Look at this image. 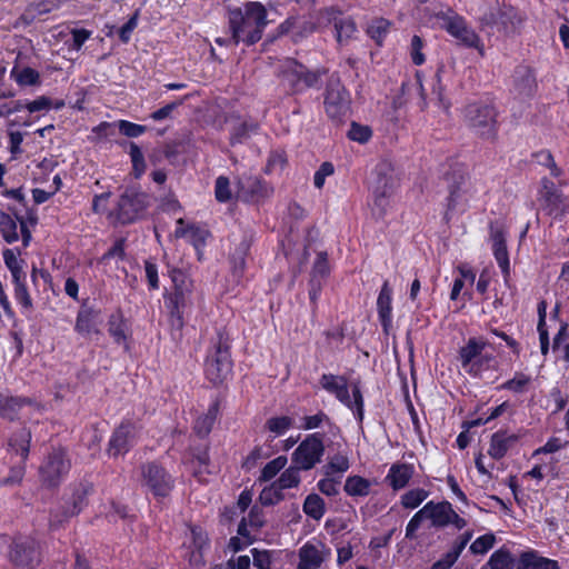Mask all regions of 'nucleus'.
<instances>
[{"label":"nucleus","mask_w":569,"mask_h":569,"mask_svg":"<svg viewBox=\"0 0 569 569\" xmlns=\"http://www.w3.org/2000/svg\"><path fill=\"white\" fill-rule=\"evenodd\" d=\"M483 21L488 24L499 26L506 33H510L521 26L523 18L513 7L502 6L496 12L485 14Z\"/></svg>","instance_id":"19"},{"label":"nucleus","mask_w":569,"mask_h":569,"mask_svg":"<svg viewBox=\"0 0 569 569\" xmlns=\"http://www.w3.org/2000/svg\"><path fill=\"white\" fill-rule=\"evenodd\" d=\"M273 189L259 177L243 174L238 180L237 197L248 202H260L269 198Z\"/></svg>","instance_id":"13"},{"label":"nucleus","mask_w":569,"mask_h":569,"mask_svg":"<svg viewBox=\"0 0 569 569\" xmlns=\"http://www.w3.org/2000/svg\"><path fill=\"white\" fill-rule=\"evenodd\" d=\"M216 198L220 202H226L231 199V190L229 179L226 177H218L216 180Z\"/></svg>","instance_id":"59"},{"label":"nucleus","mask_w":569,"mask_h":569,"mask_svg":"<svg viewBox=\"0 0 569 569\" xmlns=\"http://www.w3.org/2000/svg\"><path fill=\"white\" fill-rule=\"evenodd\" d=\"M130 158L132 162V169L136 178L142 176L146 170L144 157L140 148L134 143H130Z\"/></svg>","instance_id":"51"},{"label":"nucleus","mask_w":569,"mask_h":569,"mask_svg":"<svg viewBox=\"0 0 569 569\" xmlns=\"http://www.w3.org/2000/svg\"><path fill=\"white\" fill-rule=\"evenodd\" d=\"M390 27V22L386 19H375L368 27V34L378 44L381 43L382 39L386 37Z\"/></svg>","instance_id":"50"},{"label":"nucleus","mask_w":569,"mask_h":569,"mask_svg":"<svg viewBox=\"0 0 569 569\" xmlns=\"http://www.w3.org/2000/svg\"><path fill=\"white\" fill-rule=\"evenodd\" d=\"M138 427L131 421H122L113 431L108 446V453L117 457L123 455L134 445Z\"/></svg>","instance_id":"14"},{"label":"nucleus","mask_w":569,"mask_h":569,"mask_svg":"<svg viewBox=\"0 0 569 569\" xmlns=\"http://www.w3.org/2000/svg\"><path fill=\"white\" fill-rule=\"evenodd\" d=\"M335 168L331 162H323L320 168L316 171L313 177L315 187L321 189L325 184L326 178L333 174Z\"/></svg>","instance_id":"63"},{"label":"nucleus","mask_w":569,"mask_h":569,"mask_svg":"<svg viewBox=\"0 0 569 569\" xmlns=\"http://www.w3.org/2000/svg\"><path fill=\"white\" fill-rule=\"evenodd\" d=\"M264 525V516L261 509L258 507H253L248 518H243L241 522L238 526V535L243 538H248L250 535V531L248 530V527H251L254 530H259Z\"/></svg>","instance_id":"31"},{"label":"nucleus","mask_w":569,"mask_h":569,"mask_svg":"<svg viewBox=\"0 0 569 569\" xmlns=\"http://www.w3.org/2000/svg\"><path fill=\"white\" fill-rule=\"evenodd\" d=\"M71 461L64 449H53L47 455L39 468L41 482L50 488L58 487L67 477Z\"/></svg>","instance_id":"6"},{"label":"nucleus","mask_w":569,"mask_h":569,"mask_svg":"<svg viewBox=\"0 0 569 569\" xmlns=\"http://www.w3.org/2000/svg\"><path fill=\"white\" fill-rule=\"evenodd\" d=\"M341 483L340 477L326 476L318 482V489L321 493L332 497L339 493V485Z\"/></svg>","instance_id":"52"},{"label":"nucleus","mask_w":569,"mask_h":569,"mask_svg":"<svg viewBox=\"0 0 569 569\" xmlns=\"http://www.w3.org/2000/svg\"><path fill=\"white\" fill-rule=\"evenodd\" d=\"M169 274L174 286V292L171 298L173 303L172 312H179L180 307L187 305L188 297L192 292V281L186 272L178 268L170 269Z\"/></svg>","instance_id":"20"},{"label":"nucleus","mask_w":569,"mask_h":569,"mask_svg":"<svg viewBox=\"0 0 569 569\" xmlns=\"http://www.w3.org/2000/svg\"><path fill=\"white\" fill-rule=\"evenodd\" d=\"M149 204L148 196L127 190L118 200L117 208L110 213L121 224L132 223L142 217Z\"/></svg>","instance_id":"9"},{"label":"nucleus","mask_w":569,"mask_h":569,"mask_svg":"<svg viewBox=\"0 0 569 569\" xmlns=\"http://www.w3.org/2000/svg\"><path fill=\"white\" fill-rule=\"evenodd\" d=\"M541 197L550 210H557L563 204L562 194L556 189L555 183L548 179H542Z\"/></svg>","instance_id":"36"},{"label":"nucleus","mask_w":569,"mask_h":569,"mask_svg":"<svg viewBox=\"0 0 569 569\" xmlns=\"http://www.w3.org/2000/svg\"><path fill=\"white\" fill-rule=\"evenodd\" d=\"M300 470L302 469L298 468L297 465L290 466L280 475V477L274 481V483L281 490L298 487L300 483Z\"/></svg>","instance_id":"40"},{"label":"nucleus","mask_w":569,"mask_h":569,"mask_svg":"<svg viewBox=\"0 0 569 569\" xmlns=\"http://www.w3.org/2000/svg\"><path fill=\"white\" fill-rule=\"evenodd\" d=\"M371 134L372 132L369 127L361 126L356 122L351 123V127L348 131L349 139L360 143H366L371 138Z\"/></svg>","instance_id":"56"},{"label":"nucleus","mask_w":569,"mask_h":569,"mask_svg":"<svg viewBox=\"0 0 569 569\" xmlns=\"http://www.w3.org/2000/svg\"><path fill=\"white\" fill-rule=\"evenodd\" d=\"M3 260L8 269L11 271L13 280H19V278H22V268L13 250L6 249L3 251Z\"/></svg>","instance_id":"54"},{"label":"nucleus","mask_w":569,"mask_h":569,"mask_svg":"<svg viewBox=\"0 0 569 569\" xmlns=\"http://www.w3.org/2000/svg\"><path fill=\"white\" fill-rule=\"evenodd\" d=\"M413 476V467L407 463H393L386 477V482L393 489H403Z\"/></svg>","instance_id":"26"},{"label":"nucleus","mask_w":569,"mask_h":569,"mask_svg":"<svg viewBox=\"0 0 569 569\" xmlns=\"http://www.w3.org/2000/svg\"><path fill=\"white\" fill-rule=\"evenodd\" d=\"M282 491L283 490H281L273 481L270 486L262 489L259 495V500L263 506L276 505L283 500L284 496Z\"/></svg>","instance_id":"48"},{"label":"nucleus","mask_w":569,"mask_h":569,"mask_svg":"<svg viewBox=\"0 0 569 569\" xmlns=\"http://www.w3.org/2000/svg\"><path fill=\"white\" fill-rule=\"evenodd\" d=\"M23 402L21 399L0 395V417L13 420Z\"/></svg>","instance_id":"41"},{"label":"nucleus","mask_w":569,"mask_h":569,"mask_svg":"<svg viewBox=\"0 0 569 569\" xmlns=\"http://www.w3.org/2000/svg\"><path fill=\"white\" fill-rule=\"evenodd\" d=\"M350 467L347 453L338 452L328 458V462L322 467L325 476H335L342 478L343 473Z\"/></svg>","instance_id":"29"},{"label":"nucleus","mask_w":569,"mask_h":569,"mask_svg":"<svg viewBox=\"0 0 569 569\" xmlns=\"http://www.w3.org/2000/svg\"><path fill=\"white\" fill-rule=\"evenodd\" d=\"M385 166L377 167V184L373 188V213L383 217L390 204L389 197L393 190V180L385 172Z\"/></svg>","instance_id":"18"},{"label":"nucleus","mask_w":569,"mask_h":569,"mask_svg":"<svg viewBox=\"0 0 569 569\" xmlns=\"http://www.w3.org/2000/svg\"><path fill=\"white\" fill-rule=\"evenodd\" d=\"M452 506L448 501L427 502L413 517L409 520L406 528V538L413 539L416 531L419 529L423 520H430L435 528H445L450 525V515Z\"/></svg>","instance_id":"3"},{"label":"nucleus","mask_w":569,"mask_h":569,"mask_svg":"<svg viewBox=\"0 0 569 569\" xmlns=\"http://www.w3.org/2000/svg\"><path fill=\"white\" fill-rule=\"evenodd\" d=\"M257 124L248 122H239L232 128L230 142L231 144L242 143L250 138L251 133L257 130Z\"/></svg>","instance_id":"44"},{"label":"nucleus","mask_w":569,"mask_h":569,"mask_svg":"<svg viewBox=\"0 0 569 569\" xmlns=\"http://www.w3.org/2000/svg\"><path fill=\"white\" fill-rule=\"evenodd\" d=\"M317 26H320L319 20L313 22L297 17H291L279 26V30L282 34L297 30L300 36H306L313 32L317 29Z\"/></svg>","instance_id":"30"},{"label":"nucleus","mask_w":569,"mask_h":569,"mask_svg":"<svg viewBox=\"0 0 569 569\" xmlns=\"http://www.w3.org/2000/svg\"><path fill=\"white\" fill-rule=\"evenodd\" d=\"M422 48H423L422 39L419 36L415 34L412 37L411 43H410V56H411L412 62L416 66H421L426 60L425 56L421 51Z\"/></svg>","instance_id":"60"},{"label":"nucleus","mask_w":569,"mask_h":569,"mask_svg":"<svg viewBox=\"0 0 569 569\" xmlns=\"http://www.w3.org/2000/svg\"><path fill=\"white\" fill-rule=\"evenodd\" d=\"M458 558L457 552L449 550L431 566V569H450Z\"/></svg>","instance_id":"64"},{"label":"nucleus","mask_w":569,"mask_h":569,"mask_svg":"<svg viewBox=\"0 0 569 569\" xmlns=\"http://www.w3.org/2000/svg\"><path fill=\"white\" fill-rule=\"evenodd\" d=\"M371 483L360 476L348 477L345 482V491L350 497H365L370 492Z\"/></svg>","instance_id":"34"},{"label":"nucleus","mask_w":569,"mask_h":569,"mask_svg":"<svg viewBox=\"0 0 569 569\" xmlns=\"http://www.w3.org/2000/svg\"><path fill=\"white\" fill-rule=\"evenodd\" d=\"M116 126L123 136L129 138H137L143 134L147 130L144 126L137 124L127 120H119Z\"/></svg>","instance_id":"55"},{"label":"nucleus","mask_w":569,"mask_h":569,"mask_svg":"<svg viewBox=\"0 0 569 569\" xmlns=\"http://www.w3.org/2000/svg\"><path fill=\"white\" fill-rule=\"evenodd\" d=\"M31 432L26 428H21L9 440V447L20 455L24 461L28 458L30 449Z\"/></svg>","instance_id":"32"},{"label":"nucleus","mask_w":569,"mask_h":569,"mask_svg":"<svg viewBox=\"0 0 569 569\" xmlns=\"http://www.w3.org/2000/svg\"><path fill=\"white\" fill-rule=\"evenodd\" d=\"M210 236V232L197 224H189V234L187 237L188 241L191 242V244L196 248L198 253L200 254V250L204 247L206 241L208 237Z\"/></svg>","instance_id":"47"},{"label":"nucleus","mask_w":569,"mask_h":569,"mask_svg":"<svg viewBox=\"0 0 569 569\" xmlns=\"http://www.w3.org/2000/svg\"><path fill=\"white\" fill-rule=\"evenodd\" d=\"M204 372L213 385H221L231 372L229 346L222 335L218 336L213 351L207 358Z\"/></svg>","instance_id":"8"},{"label":"nucleus","mask_w":569,"mask_h":569,"mask_svg":"<svg viewBox=\"0 0 569 569\" xmlns=\"http://www.w3.org/2000/svg\"><path fill=\"white\" fill-rule=\"evenodd\" d=\"M100 322V311L92 308H81L77 316L74 329L80 335H90L98 332Z\"/></svg>","instance_id":"25"},{"label":"nucleus","mask_w":569,"mask_h":569,"mask_svg":"<svg viewBox=\"0 0 569 569\" xmlns=\"http://www.w3.org/2000/svg\"><path fill=\"white\" fill-rule=\"evenodd\" d=\"M321 387L329 393L333 395L340 402L350 408L358 421L363 419V397L357 383L352 385V397L349 395L347 381L341 376L322 375L320 378Z\"/></svg>","instance_id":"2"},{"label":"nucleus","mask_w":569,"mask_h":569,"mask_svg":"<svg viewBox=\"0 0 569 569\" xmlns=\"http://www.w3.org/2000/svg\"><path fill=\"white\" fill-rule=\"evenodd\" d=\"M328 273H329V264H328L327 253L320 252L317 256V259L315 261L311 279L317 280L318 277L323 278V277L328 276Z\"/></svg>","instance_id":"61"},{"label":"nucleus","mask_w":569,"mask_h":569,"mask_svg":"<svg viewBox=\"0 0 569 569\" xmlns=\"http://www.w3.org/2000/svg\"><path fill=\"white\" fill-rule=\"evenodd\" d=\"M253 558V566L258 569H270L271 567V553L268 550H259L253 548L251 550Z\"/></svg>","instance_id":"62"},{"label":"nucleus","mask_w":569,"mask_h":569,"mask_svg":"<svg viewBox=\"0 0 569 569\" xmlns=\"http://www.w3.org/2000/svg\"><path fill=\"white\" fill-rule=\"evenodd\" d=\"M488 566L490 569H512L513 559L509 551L499 549L490 556Z\"/></svg>","instance_id":"45"},{"label":"nucleus","mask_w":569,"mask_h":569,"mask_svg":"<svg viewBox=\"0 0 569 569\" xmlns=\"http://www.w3.org/2000/svg\"><path fill=\"white\" fill-rule=\"evenodd\" d=\"M490 237L492 240V249L495 258L501 268V271L507 278L510 273V263H509V256L508 250L506 246V236L505 231L500 227H495L493 224L490 226Z\"/></svg>","instance_id":"22"},{"label":"nucleus","mask_w":569,"mask_h":569,"mask_svg":"<svg viewBox=\"0 0 569 569\" xmlns=\"http://www.w3.org/2000/svg\"><path fill=\"white\" fill-rule=\"evenodd\" d=\"M487 343L477 338H470L466 346L460 348L459 351V360L461 362L462 368L472 375H477L479 372L478 358L481 356L483 349Z\"/></svg>","instance_id":"21"},{"label":"nucleus","mask_w":569,"mask_h":569,"mask_svg":"<svg viewBox=\"0 0 569 569\" xmlns=\"http://www.w3.org/2000/svg\"><path fill=\"white\" fill-rule=\"evenodd\" d=\"M466 120L476 134L493 140L497 136V111L490 104L472 103L466 108Z\"/></svg>","instance_id":"5"},{"label":"nucleus","mask_w":569,"mask_h":569,"mask_svg":"<svg viewBox=\"0 0 569 569\" xmlns=\"http://www.w3.org/2000/svg\"><path fill=\"white\" fill-rule=\"evenodd\" d=\"M518 441V436L505 431H498L491 436L488 453L491 458L499 460L506 456L508 450Z\"/></svg>","instance_id":"24"},{"label":"nucleus","mask_w":569,"mask_h":569,"mask_svg":"<svg viewBox=\"0 0 569 569\" xmlns=\"http://www.w3.org/2000/svg\"><path fill=\"white\" fill-rule=\"evenodd\" d=\"M303 512L315 520H320L326 512L323 499L317 493L307 496L303 502Z\"/></svg>","instance_id":"38"},{"label":"nucleus","mask_w":569,"mask_h":569,"mask_svg":"<svg viewBox=\"0 0 569 569\" xmlns=\"http://www.w3.org/2000/svg\"><path fill=\"white\" fill-rule=\"evenodd\" d=\"M293 420L288 416L272 417L267 420L266 428L276 436L283 435L292 427Z\"/></svg>","instance_id":"49"},{"label":"nucleus","mask_w":569,"mask_h":569,"mask_svg":"<svg viewBox=\"0 0 569 569\" xmlns=\"http://www.w3.org/2000/svg\"><path fill=\"white\" fill-rule=\"evenodd\" d=\"M142 485L156 497H166L173 488L172 477L157 462H147L141 466Z\"/></svg>","instance_id":"11"},{"label":"nucleus","mask_w":569,"mask_h":569,"mask_svg":"<svg viewBox=\"0 0 569 569\" xmlns=\"http://www.w3.org/2000/svg\"><path fill=\"white\" fill-rule=\"evenodd\" d=\"M288 462L286 456H279L273 460L269 461L262 469L259 480L260 481H269L277 476V473L282 470Z\"/></svg>","instance_id":"46"},{"label":"nucleus","mask_w":569,"mask_h":569,"mask_svg":"<svg viewBox=\"0 0 569 569\" xmlns=\"http://www.w3.org/2000/svg\"><path fill=\"white\" fill-rule=\"evenodd\" d=\"M476 193L475 186L470 178L465 176L459 177V180L455 181L449 187L446 216L457 209H465L469 200L476 198Z\"/></svg>","instance_id":"15"},{"label":"nucleus","mask_w":569,"mask_h":569,"mask_svg":"<svg viewBox=\"0 0 569 569\" xmlns=\"http://www.w3.org/2000/svg\"><path fill=\"white\" fill-rule=\"evenodd\" d=\"M522 569H559L558 562L552 559L539 557L533 552L521 556Z\"/></svg>","instance_id":"37"},{"label":"nucleus","mask_w":569,"mask_h":569,"mask_svg":"<svg viewBox=\"0 0 569 569\" xmlns=\"http://www.w3.org/2000/svg\"><path fill=\"white\" fill-rule=\"evenodd\" d=\"M319 24H333L335 37L340 46L347 44L357 32L355 21L342 17L341 11L333 7L319 11Z\"/></svg>","instance_id":"12"},{"label":"nucleus","mask_w":569,"mask_h":569,"mask_svg":"<svg viewBox=\"0 0 569 569\" xmlns=\"http://www.w3.org/2000/svg\"><path fill=\"white\" fill-rule=\"evenodd\" d=\"M14 282V297L19 303H21L24 308L30 309L32 307V300L28 292L26 284L22 279L13 280Z\"/></svg>","instance_id":"58"},{"label":"nucleus","mask_w":569,"mask_h":569,"mask_svg":"<svg viewBox=\"0 0 569 569\" xmlns=\"http://www.w3.org/2000/svg\"><path fill=\"white\" fill-rule=\"evenodd\" d=\"M278 76L281 78L282 83L288 86L293 92L313 87L320 80L318 71H310L303 64L290 58L284 59L280 63Z\"/></svg>","instance_id":"4"},{"label":"nucleus","mask_w":569,"mask_h":569,"mask_svg":"<svg viewBox=\"0 0 569 569\" xmlns=\"http://www.w3.org/2000/svg\"><path fill=\"white\" fill-rule=\"evenodd\" d=\"M218 410H219L218 402H213L208 408V411L204 415L198 417V419L194 422V427H193V429L198 436L206 437L211 431L212 426L217 419Z\"/></svg>","instance_id":"33"},{"label":"nucleus","mask_w":569,"mask_h":569,"mask_svg":"<svg viewBox=\"0 0 569 569\" xmlns=\"http://www.w3.org/2000/svg\"><path fill=\"white\" fill-rule=\"evenodd\" d=\"M11 78L21 86H36L40 82V74L37 70L26 67L23 69L13 68L10 73Z\"/></svg>","instance_id":"39"},{"label":"nucleus","mask_w":569,"mask_h":569,"mask_svg":"<svg viewBox=\"0 0 569 569\" xmlns=\"http://www.w3.org/2000/svg\"><path fill=\"white\" fill-rule=\"evenodd\" d=\"M391 295L392 290L388 281H385L377 299L378 316L385 331H388L391 325Z\"/></svg>","instance_id":"27"},{"label":"nucleus","mask_w":569,"mask_h":569,"mask_svg":"<svg viewBox=\"0 0 569 569\" xmlns=\"http://www.w3.org/2000/svg\"><path fill=\"white\" fill-rule=\"evenodd\" d=\"M515 89L520 96H531L536 89V79L532 71L525 66L515 70Z\"/></svg>","instance_id":"28"},{"label":"nucleus","mask_w":569,"mask_h":569,"mask_svg":"<svg viewBox=\"0 0 569 569\" xmlns=\"http://www.w3.org/2000/svg\"><path fill=\"white\" fill-rule=\"evenodd\" d=\"M443 28L461 44L469 48H480V38L460 16L452 14L445 17Z\"/></svg>","instance_id":"16"},{"label":"nucleus","mask_w":569,"mask_h":569,"mask_svg":"<svg viewBox=\"0 0 569 569\" xmlns=\"http://www.w3.org/2000/svg\"><path fill=\"white\" fill-rule=\"evenodd\" d=\"M496 538L492 533L483 535L477 538L470 546V551L475 555H483L495 545Z\"/></svg>","instance_id":"53"},{"label":"nucleus","mask_w":569,"mask_h":569,"mask_svg":"<svg viewBox=\"0 0 569 569\" xmlns=\"http://www.w3.org/2000/svg\"><path fill=\"white\" fill-rule=\"evenodd\" d=\"M428 496L429 492L425 489H412L401 496V505L406 509H415L419 507Z\"/></svg>","instance_id":"42"},{"label":"nucleus","mask_w":569,"mask_h":569,"mask_svg":"<svg viewBox=\"0 0 569 569\" xmlns=\"http://www.w3.org/2000/svg\"><path fill=\"white\" fill-rule=\"evenodd\" d=\"M268 23L267 9L260 2L249 1L229 11V27L234 44H254L261 39Z\"/></svg>","instance_id":"1"},{"label":"nucleus","mask_w":569,"mask_h":569,"mask_svg":"<svg viewBox=\"0 0 569 569\" xmlns=\"http://www.w3.org/2000/svg\"><path fill=\"white\" fill-rule=\"evenodd\" d=\"M108 331L110 336L113 338L114 342H117L118 345H123L127 342L128 326L121 313L111 315L109 319Z\"/></svg>","instance_id":"35"},{"label":"nucleus","mask_w":569,"mask_h":569,"mask_svg":"<svg viewBox=\"0 0 569 569\" xmlns=\"http://www.w3.org/2000/svg\"><path fill=\"white\" fill-rule=\"evenodd\" d=\"M17 221L11 218L9 214H2L0 218V231L3 239L8 243L16 242L19 239V234L17 231Z\"/></svg>","instance_id":"43"},{"label":"nucleus","mask_w":569,"mask_h":569,"mask_svg":"<svg viewBox=\"0 0 569 569\" xmlns=\"http://www.w3.org/2000/svg\"><path fill=\"white\" fill-rule=\"evenodd\" d=\"M325 110L332 120H341L350 109V94L340 81V78L332 74L325 90Z\"/></svg>","instance_id":"7"},{"label":"nucleus","mask_w":569,"mask_h":569,"mask_svg":"<svg viewBox=\"0 0 569 569\" xmlns=\"http://www.w3.org/2000/svg\"><path fill=\"white\" fill-rule=\"evenodd\" d=\"M330 555V549L321 541L306 542L299 549L297 569H319Z\"/></svg>","instance_id":"17"},{"label":"nucleus","mask_w":569,"mask_h":569,"mask_svg":"<svg viewBox=\"0 0 569 569\" xmlns=\"http://www.w3.org/2000/svg\"><path fill=\"white\" fill-rule=\"evenodd\" d=\"M325 445L321 435L316 432L307 436L291 455L293 465L307 471L321 462Z\"/></svg>","instance_id":"10"},{"label":"nucleus","mask_w":569,"mask_h":569,"mask_svg":"<svg viewBox=\"0 0 569 569\" xmlns=\"http://www.w3.org/2000/svg\"><path fill=\"white\" fill-rule=\"evenodd\" d=\"M530 380L531 379L529 376H526L525 373L519 372V373H516V376L512 379L506 381L501 386V388L520 393L529 385Z\"/></svg>","instance_id":"57"},{"label":"nucleus","mask_w":569,"mask_h":569,"mask_svg":"<svg viewBox=\"0 0 569 569\" xmlns=\"http://www.w3.org/2000/svg\"><path fill=\"white\" fill-rule=\"evenodd\" d=\"M37 543L32 539L14 541L11 546L10 558L18 566L30 565L36 556Z\"/></svg>","instance_id":"23"}]
</instances>
